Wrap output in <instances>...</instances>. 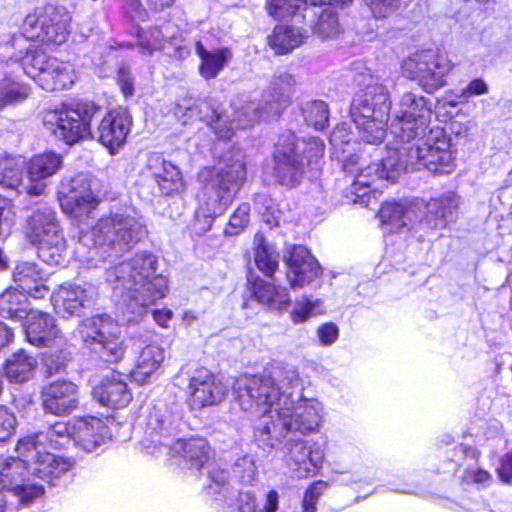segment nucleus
Returning <instances> with one entry per match:
<instances>
[{
  "mask_svg": "<svg viewBox=\"0 0 512 512\" xmlns=\"http://www.w3.org/2000/svg\"><path fill=\"white\" fill-rule=\"evenodd\" d=\"M156 267L157 257L144 251L106 269L105 282L113 296L119 298L128 322L141 319L150 306L167 295L168 280L162 274H155Z\"/></svg>",
  "mask_w": 512,
  "mask_h": 512,
  "instance_id": "nucleus-5",
  "label": "nucleus"
},
{
  "mask_svg": "<svg viewBox=\"0 0 512 512\" xmlns=\"http://www.w3.org/2000/svg\"><path fill=\"white\" fill-rule=\"evenodd\" d=\"M153 320L162 328H167L168 323L173 317V312L170 309H155L152 311Z\"/></svg>",
  "mask_w": 512,
  "mask_h": 512,
  "instance_id": "nucleus-62",
  "label": "nucleus"
},
{
  "mask_svg": "<svg viewBox=\"0 0 512 512\" xmlns=\"http://www.w3.org/2000/svg\"><path fill=\"white\" fill-rule=\"evenodd\" d=\"M488 92V84L482 78H475L468 83L466 88L460 91L457 97L461 102H467L471 96L484 95Z\"/></svg>",
  "mask_w": 512,
  "mask_h": 512,
  "instance_id": "nucleus-49",
  "label": "nucleus"
},
{
  "mask_svg": "<svg viewBox=\"0 0 512 512\" xmlns=\"http://www.w3.org/2000/svg\"><path fill=\"white\" fill-rule=\"evenodd\" d=\"M146 234V226L138 212L132 207H121L100 218L91 230L81 231L79 242L89 248L93 259L105 246L130 249Z\"/></svg>",
  "mask_w": 512,
  "mask_h": 512,
  "instance_id": "nucleus-8",
  "label": "nucleus"
},
{
  "mask_svg": "<svg viewBox=\"0 0 512 512\" xmlns=\"http://www.w3.org/2000/svg\"><path fill=\"white\" fill-rule=\"evenodd\" d=\"M319 4L320 0H267L266 7L269 15L277 20L292 17L306 19L308 11L313 12V17L316 16L314 10Z\"/></svg>",
  "mask_w": 512,
  "mask_h": 512,
  "instance_id": "nucleus-35",
  "label": "nucleus"
},
{
  "mask_svg": "<svg viewBox=\"0 0 512 512\" xmlns=\"http://www.w3.org/2000/svg\"><path fill=\"white\" fill-rule=\"evenodd\" d=\"M308 38V31L289 25H277L268 37V44L277 55L291 53Z\"/></svg>",
  "mask_w": 512,
  "mask_h": 512,
  "instance_id": "nucleus-34",
  "label": "nucleus"
},
{
  "mask_svg": "<svg viewBox=\"0 0 512 512\" xmlns=\"http://www.w3.org/2000/svg\"><path fill=\"white\" fill-rule=\"evenodd\" d=\"M24 331L26 340L37 347H48L58 339L61 341L60 330L55 324V319L48 313L30 311L26 317Z\"/></svg>",
  "mask_w": 512,
  "mask_h": 512,
  "instance_id": "nucleus-28",
  "label": "nucleus"
},
{
  "mask_svg": "<svg viewBox=\"0 0 512 512\" xmlns=\"http://www.w3.org/2000/svg\"><path fill=\"white\" fill-rule=\"evenodd\" d=\"M24 73L46 91L68 89L76 78L74 66L70 62L48 56L38 50L34 54L27 55L24 61Z\"/></svg>",
  "mask_w": 512,
  "mask_h": 512,
  "instance_id": "nucleus-15",
  "label": "nucleus"
},
{
  "mask_svg": "<svg viewBox=\"0 0 512 512\" xmlns=\"http://www.w3.org/2000/svg\"><path fill=\"white\" fill-rule=\"evenodd\" d=\"M320 497V481H314L305 491L302 500L303 512H316Z\"/></svg>",
  "mask_w": 512,
  "mask_h": 512,
  "instance_id": "nucleus-51",
  "label": "nucleus"
},
{
  "mask_svg": "<svg viewBox=\"0 0 512 512\" xmlns=\"http://www.w3.org/2000/svg\"><path fill=\"white\" fill-rule=\"evenodd\" d=\"M25 238L37 246L38 257L50 266L65 261L66 240L56 217V212L48 205L41 204L26 217L23 227Z\"/></svg>",
  "mask_w": 512,
  "mask_h": 512,
  "instance_id": "nucleus-11",
  "label": "nucleus"
},
{
  "mask_svg": "<svg viewBox=\"0 0 512 512\" xmlns=\"http://www.w3.org/2000/svg\"><path fill=\"white\" fill-rule=\"evenodd\" d=\"M324 17H327V20L325 21L327 23V33L326 36L330 37L337 33L338 31V21L337 17L335 16L334 12L330 11V9H322V21L324 20ZM324 33V27L322 26V34Z\"/></svg>",
  "mask_w": 512,
  "mask_h": 512,
  "instance_id": "nucleus-61",
  "label": "nucleus"
},
{
  "mask_svg": "<svg viewBox=\"0 0 512 512\" xmlns=\"http://www.w3.org/2000/svg\"><path fill=\"white\" fill-rule=\"evenodd\" d=\"M339 335L338 327L334 323L322 325V345L333 344Z\"/></svg>",
  "mask_w": 512,
  "mask_h": 512,
  "instance_id": "nucleus-60",
  "label": "nucleus"
},
{
  "mask_svg": "<svg viewBox=\"0 0 512 512\" xmlns=\"http://www.w3.org/2000/svg\"><path fill=\"white\" fill-rule=\"evenodd\" d=\"M43 363L50 375L58 373L66 366V359L60 355L46 354Z\"/></svg>",
  "mask_w": 512,
  "mask_h": 512,
  "instance_id": "nucleus-58",
  "label": "nucleus"
},
{
  "mask_svg": "<svg viewBox=\"0 0 512 512\" xmlns=\"http://www.w3.org/2000/svg\"><path fill=\"white\" fill-rule=\"evenodd\" d=\"M74 444L86 452H94L112 439V431L100 418L87 416L73 420Z\"/></svg>",
  "mask_w": 512,
  "mask_h": 512,
  "instance_id": "nucleus-24",
  "label": "nucleus"
},
{
  "mask_svg": "<svg viewBox=\"0 0 512 512\" xmlns=\"http://www.w3.org/2000/svg\"><path fill=\"white\" fill-rule=\"evenodd\" d=\"M139 47H140L141 53L146 55V54H151L154 50L158 49L159 44L156 41L149 42V41H144L141 39L139 41Z\"/></svg>",
  "mask_w": 512,
  "mask_h": 512,
  "instance_id": "nucleus-64",
  "label": "nucleus"
},
{
  "mask_svg": "<svg viewBox=\"0 0 512 512\" xmlns=\"http://www.w3.org/2000/svg\"><path fill=\"white\" fill-rule=\"evenodd\" d=\"M409 166H423L435 174L450 173L454 168L450 139L442 131H431L427 138L412 146L396 144L379 162L366 164L364 160H345L344 170L351 178V200L368 204L364 200L366 196L394 183L401 171Z\"/></svg>",
  "mask_w": 512,
  "mask_h": 512,
  "instance_id": "nucleus-2",
  "label": "nucleus"
},
{
  "mask_svg": "<svg viewBox=\"0 0 512 512\" xmlns=\"http://www.w3.org/2000/svg\"><path fill=\"white\" fill-rule=\"evenodd\" d=\"M294 85L292 75L281 73L273 78L261 102L256 103L248 95L236 97L231 102L232 120L223 112L222 105L212 98L198 101L195 107L188 103L177 104L175 115L184 124L198 115L218 138L230 139L238 128H246L260 119L278 117L290 104Z\"/></svg>",
  "mask_w": 512,
  "mask_h": 512,
  "instance_id": "nucleus-4",
  "label": "nucleus"
},
{
  "mask_svg": "<svg viewBox=\"0 0 512 512\" xmlns=\"http://www.w3.org/2000/svg\"><path fill=\"white\" fill-rule=\"evenodd\" d=\"M62 164V156L52 151L32 157L27 165L29 178L27 193L31 196L42 195L46 189L45 180L56 174Z\"/></svg>",
  "mask_w": 512,
  "mask_h": 512,
  "instance_id": "nucleus-25",
  "label": "nucleus"
},
{
  "mask_svg": "<svg viewBox=\"0 0 512 512\" xmlns=\"http://www.w3.org/2000/svg\"><path fill=\"white\" fill-rule=\"evenodd\" d=\"M22 170L20 166H11L9 161H5L3 172L0 173V186L5 189L15 190L21 184Z\"/></svg>",
  "mask_w": 512,
  "mask_h": 512,
  "instance_id": "nucleus-47",
  "label": "nucleus"
},
{
  "mask_svg": "<svg viewBox=\"0 0 512 512\" xmlns=\"http://www.w3.org/2000/svg\"><path fill=\"white\" fill-rule=\"evenodd\" d=\"M254 261L257 268L267 277H272L278 269L279 254L261 233L254 237Z\"/></svg>",
  "mask_w": 512,
  "mask_h": 512,
  "instance_id": "nucleus-39",
  "label": "nucleus"
},
{
  "mask_svg": "<svg viewBox=\"0 0 512 512\" xmlns=\"http://www.w3.org/2000/svg\"><path fill=\"white\" fill-rule=\"evenodd\" d=\"M430 119V111L426 100L411 92L402 95L399 110L395 112L391 123V132L401 145L408 144L412 139L425 133Z\"/></svg>",
  "mask_w": 512,
  "mask_h": 512,
  "instance_id": "nucleus-16",
  "label": "nucleus"
},
{
  "mask_svg": "<svg viewBox=\"0 0 512 512\" xmlns=\"http://www.w3.org/2000/svg\"><path fill=\"white\" fill-rule=\"evenodd\" d=\"M59 201L64 213L80 219L88 216L99 204L91 189L89 177L79 174L67 183H62Z\"/></svg>",
  "mask_w": 512,
  "mask_h": 512,
  "instance_id": "nucleus-20",
  "label": "nucleus"
},
{
  "mask_svg": "<svg viewBox=\"0 0 512 512\" xmlns=\"http://www.w3.org/2000/svg\"><path fill=\"white\" fill-rule=\"evenodd\" d=\"M453 69V63L445 56L433 51H423L408 58L403 63L407 77L415 79L431 93L445 84V77Z\"/></svg>",
  "mask_w": 512,
  "mask_h": 512,
  "instance_id": "nucleus-17",
  "label": "nucleus"
},
{
  "mask_svg": "<svg viewBox=\"0 0 512 512\" xmlns=\"http://www.w3.org/2000/svg\"><path fill=\"white\" fill-rule=\"evenodd\" d=\"M71 16L63 7L47 5L28 14L22 25L24 35L43 44L61 45L69 35Z\"/></svg>",
  "mask_w": 512,
  "mask_h": 512,
  "instance_id": "nucleus-14",
  "label": "nucleus"
},
{
  "mask_svg": "<svg viewBox=\"0 0 512 512\" xmlns=\"http://www.w3.org/2000/svg\"><path fill=\"white\" fill-rule=\"evenodd\" d=\"M315 307L316 304L307 298L297 302L295 308L291 312L292 321L294 323L304 322L313 314Z\"/></svg>",
  "mask_w": 512,
  "mask_h": 512,
  "instance_id": "nucleus-52",
  "label": "nucleus"
},
{
  "mask_svg": "<svg viewBox=\"0 0 512 512\" xmlns=\"http://www.w3.org/2000/svg\"><path fill=\"white\" fill-rule=\"evenodd\" d=\"M497 474L502 482L512 484V452L501 458Z\"/></svg>",
  "mask_w": 512,
  "mask_h": 512,
  "instance_id": "nucleus-57",
  "label": "nucleus"
},
{
  "mask_svg": "<svg viewBox=\"0 0 512 512\" xmlns=\"http://www.w3.org/2000/svg\"><path fill=\"white\" fill-rule=\"evenodd\" d=\"M74 442L72 422H56L46 431L20 439L16 446L17 457L3 461L1 484L9 487L24 502L36 500L44 488L30 475L57 486L60 477L68 472L72 463L47 451V448L63 449Z\"/></svg>",
  "mask_w": 512,
  "mask_h": 512,
  "instance_id": "nucleus-3",
  "label": "nucleus"
},
{
  "mask_svg": "<svg viewBox=\"0 0 512 512\" xmlns=\"http://www.w3.org/2000/svg\"><path fill=\"white\" fill-rule=\"evenodd\" d=\"M13 281L21 289V292L35 299H42L49 292L48 287L43 283L42 272L35 263L17 264L13 271Z\"/></svg>",
  "mask_w": 512,
  "mask_h": 512,
  "instance_id": "nucleus-31",
  "label": "nucleus"
},
{
  "mask_svg": "<svg viewBox=\"0 0 512 512\" xmlns=\"http://www.w3.org/2000/svg\"><path fill=\"white\" fill-rule=\"evenodd\" d=\"M491 474L483 469H468L465 473V479L471 483L485 484L491 480Z\"/></svg>",
  "mask_w": 512,
  "mask_h": 512,
  "instance_id": "nucleus-59",
  "label": "nucleus"
},
{
  "mask_svg": "<svg viewBox=\"0 0 512 512\" xmlns=\"http://www.w3.org/2000/svg\"><path fill=\"white\" fill-rule=\"evenodd\" d=\"M301 111L307 125L313 126L317 131L320 125V102L317 100L305 102L301 106Z\"/></svg>",
  "mask_w": 512,
  "mask_h": 512,
  "instance_id": "nucleus-50",
  "label": "nucleus"
},
{
  "mask_svg": "<svg viewBox=\"0 0 512 512\" xmlns=\"http://www.w3.org/2000/svg\"><path fill=\"white\" fill-rule=\"evenodd\" d=\"M288 266L287 279L294 289L309 284L317 273V260L302 245L292 246L285 257Z\"/></svg>",
  "mask_w": 512,
  "mask_h": 512,
  "instance_id": "nucleus-26",
  "label": "nucleus"
},
{
  "mask_svg": "<svg viewBox=\"0 0 512 512\" xmlns=\"http://www.w3.org/2000/svg\"><path fill=\"white\" fill-rule=\"evenodd\" d=\"M165 359L164 349L159 345H147L139 353L135 367L131 370L133 381L143 385L158 372Z\"/></svg>",
  "mask_w": 512,
  "mask_h": 512,
  "instance_id": "nucleus-32",
  "label": "nucleus"
},
{
  "mask_svg": "<svg viewBox=\"0 0 512 512\" xmlns=\"http://www.w3.org/2000/svg\"><path fill=\"white\" fill-rule=\"evenodd\" d=\"M41 399L46 413L66 416L79 405V388L72 381L56 380L43 388Z\"/></svg>",
  "mask_w": 512,
  "mask_h": 512,
  "instance_id": "nucleus-23",
  "label": "nucleus"
},
{
  "mask_svg": "<svg viewBox=\"0 0 512 512\" xmlns=\"http://www.w3.org/2000/svg\"><path fill=\"white\" fill-rule=\"evenodd\" d=\"M16 416L8 408L0 406V442L7 441L15 432Z\"/></svg>",
  "mask_w": 512,
  "mask_h": 512,
  "instance_id": "nucleus-48",
  "label": "nucleus"
},
{
  "mask_svg": "<svg viewBox=\"0 0 512 512\" xmlns=\"http://www.w3.org/2000/svg\"><path fill=\"white\" fill-rule=\"evenodd\" d=\"M93 395L101 405L113 409L127 406L132 399V394L122 375L114 371L94 388Z\"/></svg>",
  "mask_w": 512,
  "mask_h": 512,
  "instance_id": "nucleus-29",
  "label": "nucleus"
},
{
  "mask_svg": "<svg viewBox=\"0 0 512 512\" xmlns=\"http://www.w3.org/2000/svg\"><path fill=\"white\" fill-rule=\"evenodd\" d=\"M94 105H68L42 112V123L57 139L71 146L92 136L91 120L96 111Z\"/></svg>",
  "mask_w": 512,
  "mask_h": 512,
  "instance_id": "nucleus-13",
  "label": "nucleus"
},
{
  "mask_svg": "<svg viewBox=\"0 0 512 512\" xmlns=\"http://www.w3.org/2000/svg\"><path fill=\"white\" fill-rule=\"evenodd\" d=\"M195 50L201 59L199 65L200 74L206 80L215 78L224 68L225 64L232 58V53L229 48L222 47L209 51L204 47L201 41L196 42Z\"/></svg>",
  "mask_w": 512,
  "mask_h": 512,
  "instance_id": "nucleus-36",
  "label": "nucleus"
},
{
  "mask_svg": "<svg viewBox=\"0 0 512 512\" xmlns=\"http://www.w3.org/2000/svg\"><path fill=\"white\" fill-rule=\"evenodd\" d=\"M5 77L0 80V110L26 99L30 93L29 86L14 80L5 71Z\"/></svg>",
  "mask_w": 512,
  "mask_h": 512,
  "instance_id": "nucleus-42",
  "label": "nucleus"
},
{
  "mask_svg": "<svg viewBox=\"0 0 512 512\" xmlns=\"http://www.w3.org/2000/svg\"><path fill=\"white\" fill-rule=\"evenodd\" d=\"M133 120L126 108L109 110L100 120L95 136L111 155L117 154L126 144Z\"/></svg>",
  "mask_w": 512,
  "mask_h": 512,
  "instance_id": "nucleus-21",
  "label": "nucleus"
},
{
  "mask_svg": "<svg viewBox=\"0 0 512 512\" xmlns=\"http://www.w3.org/2000/svg\"><path fill=\"white\" fill-rule=\"evenodd\" d=\"M330 144L335 150H341L345 153L347 150L344 146H349L351 142L350 135L344 124L338 125L331 133L329 138Z\"/></svg>",
  "mask_w": 512,
  "mask_h": 512,
  "instance_id": "nucleus-53",
  "label": "nucleus"
},
{
  "mask_svg": "<svg viewBox=\"0 0 512 512\" xmlns=\"http://www.w3.org/2000/svg\"><path fill=\"white\" fill-rule=\"evenodd\" d=\"M147 168L161 194L171 196L184 189V180L178 166L154 153L148 157Z\"/></svg>",
  "mask_w": 512,
  "mask_h": 512,
  "instance_id": "nucleus-27",
  "label": "nucleus"
},
{
  "mask_svg": "<svg viewBox=\"0 0 512 512\" xmlns=\"http://www.w3.org/2000/svg\"><path fill=\"white\" fill-rule=\"evenodd\" d=\"M28 295L18 288H8L0 295V315L14 321L23 320L29 313Z\"/></svg>",
  "mask_w": 512,
  "mask_h": 512,
  "instance_id": "nucleus-37",
  "label": "nucleus"
},
{
  "mask_svg": "<svg viewBox=\"0 0 512 512\" xmlns=\"http://www.w3.org/2000/svg\"><path fill=\"white\" fill-rule=\"evenodd\" d=\"M390 107L388 91L381 84H369L355 94L350 115L363 141L373 145L382 143Z\"/></svg>",
  "mask_w": 512,
  "mask_h": 512,
  "instance_id": "nucleus-10",
  "label": "nucleus"
},
{
  "mask_svg": "<svg viewBox=\"0 0 512 512\" xmlns=\"http://www.w3.org/2000/svg\"><path fill=\"white\" fill-rule=\"evenodd\" d=\"M14 222V212L11 205L0 198V237L7 235Z\"/></svg>",
  "mask_w": 512,
  "mask_h": 512,
  "instance_id": "nucleus-54",
  "label": "nucleus"
},
{
  "mask_svg": "<svg viewBox=\"0 0 512 512\" xmlns=\"http://www.w3.org/2000/svg\"><path fill=\"white\" fill-rule=\"evenodd\" d=\"M30 38L22 33H3L0 35V61L7 67L21 69L24 72V61L28 54H34L37 50L32 49L28 43Z\"/></svg>",
  "mask_w": 512,
  "mask_h": 512,
  "instance_id": "nucleus-30",
  "label": "nucleus"
},
{
  "mask_svg": "<svg viewBox=\"0 0 512 512\" xmlns=\"http://www.w3.org/2000/svg\"><path fill=\"white\" fill-rule=\"evenodd\" d=\"M189 405L201 409L216 405L228 393V386L219 381L208 369H196L189 380Z\"/></svg>",
  "mask_w": 512,
  "mask_h": 512,
  "instance_id": "nucleus-22",
  "label": "nucleus"
},
{
  "mask_svg": "<svg viewBox=\"0 0 512 512\" xmlns=\"http://www.w3.org/2000/svg\"><path fill=\"white\" fill-rule=\"evenodd\" d=\"M184 425L180 412L154 406L147 416L142 449L156 457H179L190 469L200 470L210 458V446L202 437L180 438Z\"/></svg>",
  "mask_w": 512,
  "mask_h": 512,
  "instance_id": "nucleus-6",
  "label": "nucleus"
},
{
  "mask_svg": "<svg viewBox=\"0 0 512 512\" xmlns=\"http://www.w3.org/2000/svg\"><path fill=\"white\" fill-rule=\"evenodd\" d=\"M14 334L12 330L0 321V350L13 341Z\"/></svg>",
  "mask_w": 512,
  "mask_h": 512,
  "instance_id": "nucleus-63",
  "label": "nucleus"
},
{
  "mask_svg": "<svg viewBox=\"0 0 512 512\" xmlns=\"http://www.w3.org/2000/svg\"><path fill=\"white\" fill-rule=\"evenodd\" d=\"M295 381L294 370L275 367L262 375L237 378L233 392L241 409L257 416L254 439L259 448L271 450L284 441L282 456L287 465L310 473L319 467L302 436L319 426L320 416L311 407L294 406L288 389Z\"/></svg>",
  "mask_w": 512,
  "mask_h": 512,
  "instance_id": "nucleus-1",
  "label": "nucleus"
},
{
  "mask_svg": "<svg viewBox=\"0 0 512 512\" xmlns=\"http://www.w3.org/2000/svg\"><path fill=\"white\" fill-rule=\"evenodd\" d=\"M36 368V358L21 349L7 359L5 374L11 382L23 383L33 377Z\"/></svg>",
  "mask_w": 512,
  "mask_h": 512,
  "instance_id": "nucleus-38",
  "label": "nucleus"
},
{
  "mask_svg": "<svg viewBox=\"0 0 512 512\" xmlns=\"http://www.w3.org/2000/svg\"><path fill=\"white\" fill-rule=\"evenodd\" d=\"M233 474L240 482L251 484L257 474L254 458L250 455H244L237 459L233 467Z\"/></svg>",
  "mask_w": 512,
  "mask_h": 512,
  "instance_id": "nucleus-45",
  "label": "nucleus"
},
{
  "mask_svg": "<svg viewBox=\"0 0 512 512\" xmlns=\"http://www.w3.org/2000/svg\"><path fill=\"white\" fill-rule=\"evenodd\" d=\"M202 188L197 206L214 216L223 215L233 203L246 180V165L242 158L218 167H205L199 172Z\"/></svg>",
  "mask_w": 512,
  "mask_h": 512,
  "instance_id": "nucleus-9",
  "label": "nucleus"
},
{
  "mask_svg": "<svg viewBox=\"0 0 512 512\" xmlns=\"http://www.w3.org/2000/svg\"><path fill=\"white\" fill-rule=\"evenodd\" d=\"M251 207L248 203H241L230 216L228 224L224 230L226 236H237L249 224Z\"/></svg>",
  "mask_w": 512,
  "mask_h": 512,
  "instance_id": "nucleus-43",
  "label": "nucleus"
},
{
  "mask_svg": "<svg viewBox=\"0 0 512 512\" xmlns=\"http://www.w3.org/2000/svg\"><path fill=\"white\" fill-rule=\"evenodd\" d=\"M254 207L268 225H278L279 211L268 195L257 194L254 199Z\"/></svg>",
  "mask_w": 512,
  "mask_h": 512,
  "instance_id": "nucleus-44",
  "label": "nucleus"
},
{
  "mask_svg": "<svg viewBox=\"0 0 512 512\" xmlns=\"http://www.w3.org/2000/svg\"><path fill=\"white\" fill-rule=\"evenodd\" d=\"M98 297V287L91 282H65L52 292L51 303L59 316L70 318L80 316L84 309L96 303Z\"/></svg>",
  "mask_w": 512,
  "mask_h": 512,
  "instance_id": "nucleus-18",
  "label": "nucleus"
},
{
  "mask_svg": "<svg viewBox=\"0 0 512 512\" xmlns=\"http://www.w3.org/2000/svg\"><path fill=\"white\" fill-rule=\"evenodd\" d=\"M273 160L274 177L280 185L292 188L300 183L304 165L303 160L299 159L296 136L292 131L287 130L279 136Z\"/></svg>",
  "mask_w": 512,
  "mask_h": 512,
  "instance_id": "nucleus-19",
  "label": "nucleus"
},
{
  "mask_svg": "<svg viewBox=\"0 0 512 512\" xmlns=\"http://www.w3.org/2000/svg\"><path fill=\"white\" fill-rule=\"evenodd\" d=\"M117 80L124 96H132L134 92V81L128 67L124 65L119 67L117 72Z\"/></svg>",
  "mask_w": 512,
  "mask_h": 512,
  "instance_id": "nucleus-56",
  "label": "nucleus"
},
{
  "mask_svg": "<svg viewBox=\"0 0 512 512\" xmlns=\"http://www.w3.org/2000/svg\"><path fill=\"white\" fill-rule=\"evenodd\" d=\"M75 336L105 362L116 363L124 356L121 328L107 314L93 315L80 321Z\"/></svg>",
  "mask_w": 512,
  "mask_h": 512,
  "instance_id": "nucleus-12",
  "label": "nucleus"
},
{
  "mask_svg": "<svg viewBox=\"0 0 512 512\" xmlns=\"http://www.w3.org/2000/svg\"><path fill=\"white\" fill-rule=\"evenodd\" d=\"M278 509L279 494L275 490H270L259 502L251 491L239 492V512H277Z\"/></svg>",
  "mask_w": 512,
  "mask_h": 512,
  "instance_id": "nucleus-41",
  "label": "nucleus"
},
{
  "mask_svg": "<svg viewBox=\"0 0 512 512\" xmlns=\"http://www.w3.org/2000/svg\"><path fill=\"white\" fill-rule=\"evenodd\" d=\"M211 212L197 206L194 214V220L191 224V233L197 236H203L211 230L216 218Z\"/></svg>",
  "mask_w": 512,
  "mask_h": 512,
  "instance_id": "nucleus-46",
  "label": "nucleus"
},
{
  "mask_svg": "<svg viewBox=\"0 0 512 512\" xmlns=\"http://www.w3.org/2000/svg\"><path fill=\"white\" fill-rule=\"evenodd\" d=\"M399 0H366L376 17H386L397 9Z\"/></svg>",
  "mask_w": 512,
  "mask_h": 512,
  "instance_id": "nucleus-55",
  "label": "nucleus"
},
{
  "mask_svg": "<svg viewBox=\"0 0 512 512\" xmlns=\"http://www.w3.org/2000/svg\"><path fill=\"white\" fill-rule=\"evenodd\" d=\"M459 200L449 192L428 202L414 199L403 202L389 201L381 205L378 216L382 227L389 233L444 228L457 210Z\"/></svg>",
  "mask_w": 512,
  "mask_h": 512,
  "instance_id": "nucleus-7",
  "label": "nucleus"
},
{
  "mask_svg": "<svg viewBox=\"0 0 512 512\" xmlns=\"http://www.w3.org/2000/svg\"><path fill=\"white\" fill-rule=\"evenodd\" d=\"M248 283L255 299L271 309L283 310L290 304V297L285 288L277 287L260 277H248Z\"/></svg>",
  "mask_w": 512,
  "mask_h": 512,
  "instance_id": "nucleus-33",
  "label": "nucleus"
},
{
  "mask_svg": "<svg viewBox=\"0 0 512 512\" xmlns=\"http://www.w3.org/2000/svg\"><path fill=\"white\" fill-rule=\"evenodd\" d=\"M227 479L228 472L225 469L209 466L208 484L205 486V491L215 501L231 505L235 493L229 488Z\"/></svg>",
  "mask_w": 512,
  "mask_h": 512,
  "instance_id": "nucleus-40",
  "label": "nucleus"
}]
</instances>
